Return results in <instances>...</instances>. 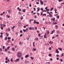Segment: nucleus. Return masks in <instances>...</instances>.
Here are the masks:
<instances>
[{
    "label": "nucleus",
    "instance_id": "72a5a7b5",
    "mask_svg": "<svg viewBox=\"0 0 64 64\" xmlns=\"http://www.w3.org/2000/svg\"><path fill=\"white\" fill-rule=\"evenodd\" d=\"M56 56L57 57H60V56L59 55H58V54H57L56 55Z\"/></svg>",
    "mask_w": 64,
    "mask_h": 64
},
{
    "label": "nucleus",
    "instance_id": "4c0bfd02",
    "mask_svg": "<svg viewBox=\"0 0 64 64\" xmlns=\"http://www.w3.org/2000/svg\"><path fill=\"white\" fill-rule=\"evenodd\" d=\"M8 57H7L6 58V60H8Z\"/></svg>",
    "mask_w": 64,
    "mask_h": 64
},
{
    "label": "nucleus",
    "instance_id": "f03ea898",
    "mask_svg": "<svg viewBox=\"0 0 64 64\" xmlns=\"http://www.w3.org/2000/svg\"><path fill=\"white\" fill-rule=\"evenodd\" d=\"M29 29L30 30H35V29L34 28V27H32V28L31 27H29Z\"/></svg>",
    "mask_w": 64,
    "mask_h": 64
},
{
    "label": "nucleus",
    "instance_id": "aec40b11",
    "mask_svg": "<svg viewBox=\"0 0 64 64\" xmlns=\"http://www.w3.org/2000/svg\"><path fill=\"white\" fill-rule=\"evenodd\" d=\"M58 8H59V9H60V8H62V7H61V6H60V7H58V6H57Z\"/></svg>",
    "mask_w": 64,
    "mask_h": 64
},
{
    "label": "nucleus",
    "instance_id": "a878e982",
    "mask_svg": "<svg viewBox=\"0 0 64 64\" xmlns=\"http://www.w3.org/2000/svg\"><path fill=\"white\" fill-rule=\"evenodd\" d=\"M44 15L45 16H46V14H44L42 15V16H44Z\"/></svg>",
    "mask_w": 64,
    "mask_h": 64
},
{
    "label": "nucleus",
    "instance_id": "09e8293b",
    "mask_svg": "<svg viewBox=\"0 0 64 64\" xmlns=\"http://www.w3.org/2000/svg\"><path fill=\"white\" fill-rule=\"evenodd\" d=\"M0 16H2V15H3V13H2V14H0Z\"/></svg>",
    "mask_w": 64,
    "mask_h": 64
},
{
    "label": "nucleus",
    "instance_id": "39448f33",
    "mask_svg": "<svg viewBox=\"0 0 64 64\" xmlns=\"http://www.w3.org/2000/svg\"><path fill=\"white\" fill-rule=\"evenodd\" d=\"M58 50V49H57L56 50V53H59V52Z\"/></svg>",
    "mask_w": 64,
    "mask_h": 64
},
{
    "label": "nucleus",
    "instance_id": "8fccbe9b",
    "mask_svg": "<svg viewBox=\"0 0 64 64\" xmlns=\"http://www.w3.org/2000/svg\"><path fill=\"white\" fill-rule=\"evenodd\" d=\"M1 29L2 30H3V27H1Z\"/></svg>",
    "mask_w": 64,
    "mask_h": 64
},
{
    "label": "nucleus",
    "instance_id": "0e129e2a",
    "mask_svg": "<svg viewBox=\"0 0 64 64\" xmlns=\"http://www.w3.org/2000/svg\"><path fill=\"white\" fill-rule=\"evenodd\" d=\"M56 59L58 60L59 59V58H56Z\"/></svg>",
    "mask_w": 64,
    "mask_h": 64
},
{
    "label": "nucleus",
    "instance_id": "603ef678",
    "mask_svg": "<svg viewBox=\"0 0 64 64\" xmlns=\"http://www.w3.org/2000/svg\"><path fill=\"white\" fill-rule=\"evenodd\" d=\"M37 14L38 15V16H39V13H37Z\"/></svg>",
    "mask_w": 64,
    "mask_h": 64
},
{
    "label": "nucleus",
    "instance_id": "1a4fd4ad",
    "mask_svg": "<svg viewBox=\"0 0 64 64\" xmlns=\"http://www.w3.org/2000/svg\"><path fill=\"white\" fill-rule=\"evenodd\" d=\"M29 57V55L28 54H26L25 56V58H28Z\"/></svg>",
    "mask_w": 64,
    "mask_h": 64
},
{
    "label": "nucleus",
    "instance_id": "7c9ffc66",
    "mask_svg": "<svg viewBox=\"0 0 64 64\" xmlns=\"http://www.w3.org/2000/svg\"><path fill=\"white\" fill-rule=\"evenodd\" d=\"M23 31L24 32H26V30H24V29H23Z\"/></svg>",
    "mask_w": 64,
    "mask_h": 64
},
{
    "label": "nucleus",
    "instance_id": "680f3d73",
    "mask_svg": "<svg viewBox=\"0 0 64 64\" xmlns=\"http://www.w3.org/2000/svg\"><path fill=\"white\" fill-rule=\"evenodd\" d=\"M30 58H31V59H34V58H32V57H31Z\"/></svg>",
    "mask_w": 64,
    "mask_h": 64
},
{
    "label": "nucleus",
    "instance_id": "37998d69",
    "mask_svg": "<svg viewBox=\"0 0 64 64\" xmlns=\"http://www.w3.org/2000/svg\"><path fill=\"white\" fill-rule=\"evenodd\" d=\"M51 49H52V48H51V47H50L49 48V49L50 50H51Z\"/></svg>",
    "mask_w": 64,
    "mask_h": 64
},
{
    "label": "nucleus",
    "instance_id": "4468645a",
    "mask_svg": "<svg viewBox=\"0 0 64 64\" xmlns=\"http://www.w3.org/2000/svg\"><path fill=\"white\" fill-rule=\"evenodd\" d=\"M2 26L3 27H6V25H5L4 24Z\"/></svg>",
    "mask_w": 64,
    "mask_h": 64
},
{
    "label": "nucleus",
    "instance_id": "cd10ccee",
    "mask_svg": "<svg viewBox=\"0 0 64 64\" xmlns=\"http://www.w3.org/2000/svg\"><path fill=\"white\" fill-rule=\"evenodd\" d=\"M57 19H59V16H57Z\"/></svg>",
    "mask_w": 64,
    "mask_h": 64
},
{
    "label": "nucleus",
    "instance_id": "e2e57ef3",
    "mask_svg": "<svg viewBox=\"0 0 64 64\" xmlns=\"http://www.w3.org/2000/svg\"><path fill=\"white\" fill-rule=\"evenodd\" d=\"M2 35H1L0 36V38H2Z\"/></svg>",
    "mask_w": 64,
    "mask_h": 64
},
{
    "label": "nucleus",
    "instance_id": "f704fd0d",
    "mask_svg": "<svg viewBox=\"0 0 64 64\" xmlns=\"http://www.w3.org/2000/svg\"><path fill=\"white\" fill-rule=\"evenodd\" d=\"M50 62H48L46 63V64H50Z\"/></svg>",
    "mask_w": 64,
    "mask_h": 64
},
{
    "label": "nucleus",
    "instance_id": "0eeeda50",
    "mask_svg": "<svg viewBox=\"0 0 64 64\" xmlns=\"http://www.w3.org/2000/svg\"><path fill=\"white\" fill-rule=\"evenodd\" d=\"M46 36H47V34L46 33H45V35H44V38H47V37Z\"/></svg>",
    "mask_w": 64,
    "mask_h": 64
},
{
    "label": "nucleus",
    "instance_id": "e433bc0d",
    "mask_svg": "<svg viewBox=\"0 0 64 64\" xmlns=\"http://www.w3.org/2000/svg\"><path fill=\"white\" fill-rule=\"evenodd\" d=\"M8 34L7 32H6V35H7V37H8V34Z\"/></svg>",
    "mask_w": 64,
    "mask_h": 64
},
{
    "label": "nucleus",
    "instance_id": "864d4df0",
    "mask_svg": "<svg viewBox=\"0 0 64 64\" xmlns=\"http://www.w3.org/2000/svg\"><path fill=\"white\" fill-rule=\"evenodd\" d=\"M55 19V18H54V19L52 20L53 21H54Z\"/></svg>",
    "mask_w": 64,
    "mask_h": 64
},
{
    "label": "nucleus",
    "instance_id": "3c124183",
    "mask_svg": "<svg viewBox=\"0 0 64 64\" xmlns=\"http://www.w3.org/2000/svg\"><path fill=\"white\" fill-rule=\"evenodd\" d=\"M60 61H61V62H63V60L62 59H61L60 60Z\"/></svg>",
    "mask_w": 64,
    "mask_h": 64
},
{
    "label": "nucleus",
    "instance_id": "a18cd8bd",
    "mask_svg": "<svg viewBox=\"0 0 64 64\" xmlns=\"http://www.w3.org/2000/svg\"><path fill=\"white\" fill-rule=\"evenodd\" d=\"M10 1V0H6V1L7 2H9Z\"/></svg>",
    "mask_w": 64,
    "mask_h": 64
},
{
    "label": "nucleus",
    "instance_id": "6e6552de",
    "mask_svg": "<svg viewBox=\"0 0 64 64\" xmlns=\"http://www.w3.org/2000/svg\"><path fill=\"white\" fill-rule=\"evenodd\" d=\"M40 3L41 5H43V2L41 0H40Z\"/></svg>",
    "mask_w": 64,
    "mask_h": 64
},
{
    "label": "nucleus",
    "instance_id": "b1692460",
    "mask_svg": "<svg viewBox=\"0 0 64 64\" xmlns=\"http://www.w3.org/2000/svg\"><path fill=\"white\" fill-rule=\"evenodd\" d=\"M40 35H41V34H39L38 35V36H39V37H41V36H40Z\"/></svg>",
    "mask_w": 64,
    "mask_h": 64
},
{
    "label": "nucleus",
    "instance_id": "20e7f679",
    "mask_svg": "<svg viewBox=\"0 0 64 64\" xmlns=\"http://www.w3.org/2000/svg\"><path fill=\"white\" fill-rule=\"evenodd\" d=\"M35 23L37 24H39V22H36V20H34V24H35Z\"/></svg>",
    "mask_w": 64,
    "mask_h": 64
},
{
    "label": "nucleus",
    "instance_id": "412c9836",
    "mask_svg": "<svg viewBox=\"0 0 64 64\" xmlns=\"http://www.w3.org/2000/svg\"><path fill=\"white\" fill-rule=\"evenodd\" d=\"M54 9V8H51L50 9V11H52V10H53Z\"/></svg>",
    "mask_w": 64,
    "mask_h": 64
},
{
    "label": "nucleus",
    "instance_id": "ea45409f",
    "mask_svg": "<svg viewBox=\"0 0 64 64\" xmlns=\"http://www.w3.org/2000/svg\"><path fill=\"white\" fill-rule=\"evenodd\" d=\"M34 11H36V9L35 8H34Z\"/></svg>",
    "mask_w": 64,
    "mask_h": 64
},
{
    "label": "nucleus",
    "instance_id": "393cba45",
    "mask_svg": "<svg viewBox=\"0 0 64 64\" xmlns=\"http://www.w3.org/2000/svg\"><path fill=\"white\" fill-rule=\"evenodd\" d=\"M36 40H37L38 41V38H36Z\"/></svg>",
    "mask_w": 64,
    "mask_h": 64
},
{
    "label": "nucleus",
    "instance_id": "5701e85b",
    "mask_svg": "<svg viewBox=\"0 0 64 64\" xmlns=\"http://www.w3.org/2000/svg\"><path fill=\"white\" fill-rule=\"evenodd\" d=\"M10 42H11V40H8V43H9Z\"/></svg>",
    "mask_w": 64,
    "mask_h": 64
},
{
    "label": "nucleus",
    "instance_id": "473e14b6",
    "mask_svg": "<svg viewBox=\"0 0 64 64\" xmlns=\"http://www.w3.org/2000/svg\"><path fill=\"white\" fill-rule=\"evenodd\" d=\"M8 40H10V39H11V38H9V37H8Z\"/></svg>",
    "mask_w": 64,
    "mask_h": 64
},
{
    "label": "nucleus",
    "instance_id": "a211bd4d",
    "mask_svg": "<svg viewBox=\"0 0 64 64\" xmlns=\"http://www.w3.org/2000/svg\"><path fill=\"white\" fill-rule=\"evenodd\" d=\"M14 28H15V26H14L13 27H12V30H13V29H14Z\"/></svg>",
    "mask_w": 64,
    "mask_h": 64
},
{
    "label": "nucleus",
    "instance_id": "49530a36",
    "mask_svg": "<svg viewBox=\"0 0 64 64\" xmlns=\"http://www.w3.org/2000/svg\"><path fill=\"white\" fill-rule=\"evenodd\" d=\"M23 10L24 12H25V10H26L24 9V10Z\"/></svg>",
    "mask_w": 64,
    "mask_h": 64
},
{
    "label": "nucleus",
    "instance_id": "a19ab883",
    "mask_svg": "<svg viewBox=\"0 0 64 64\" xmlns=\"http://www.w3.org/2000/svg\"><path fill=\"white\" fill-rule=\"evenodd\" d=\"M10 61L11 62H12L13 61V60H12V58H11V59L10 60Z\"/></svg>",
    "mask_w": 64,
    "mask_h": 64
},
{
    "label": "nucleus",
    "instance_id": "f8f14e48",
    "mask_svg": "<svg viewBox=\"0 0 64 64\" xmlns=\"http://www.w3.org/2000/svg\"><path fill=\"white\" fill-rule=\"evenodd\" d=\"M11 10H8V13H11Z\"/></svg>",
    "mask_w": 64,
    "mask_h": 64
},
{
    "label": "nucleus",
    "instance_id": "6ab92c4d",
    "mask_svg": "<svg viewBox=\"0 0 64 64\" xmlns=\"http://www.w3.org/2000/svg\"><path fill=\"white\" fill-rule=\"evenodd\" d=\"M9 48H10V46H8L7 48V49L8 50H9Z\"/></svg>",
    "mask_w": 64,
    "mask_h": 64
},
{
    "label": "nucleus",
    "instance_id": "bb28decb",
    "mask_svg": "<svg viewBox=\"0 0 64 64\" xmlns=\"http://www.w3.org/2000/svg\"><path fill=\"white\" fill-rule=\"evenodd\" d=\"M59 2H61V1H63V0H58Z\"/></svg>",
    "mask_w": 64,
    "mask_h": 64
},
{
    "label": "nucleus",
    "instance_id": "58836bf2",
    "mask_svg": "<svg viewBox=\"0 0 64 64\" xmlns=\"http://www.w3.org/2000/svg\"><path fill=\"white\" fill-rule=\"evenodd\" d=\"M57 32V34H59V31H58Z\"/></svg>",
    "mask_w": 64,
    "mask_h": 64
},
{
    "label": "nucleus",
    "instance_id": "69168bd1",
    "mask_svg": "<svg viewBox=\"0 0 64 64\" xmlns=\"http://www.w3.org/2000/svg\"><path fill=\"white\" fill-rule=\"evenodd\" d=\"M52 15H50V16H49V17H52Z\"/></svg>",
    "mask_w": 64,
    "mask_h": 64
},
{
    "label": "nucleus",
    "instance_id": "5fc2aeb1",
    "mask_svg": "<svg viewBox=\"0 0 64 64\" xmlns=\"http://www.w3.org/2000/svg\"><path fill=\"white\" fill-rule=\"evenodd\" d=\"M4 48H5V46H3L2 49H4Z\"/></svg>",
    "mask_w": 64,
    "mask_h": 64
},
{
    "label": "nucleus",
    "instance_id": "423d86ee",
    "mask_svg": "<svg viewBox=\"0 0 64 64\" xmlns=\"http://www.w3.org/2000/svg\"><path fill=\"white\" fill-rule=\"evenodd\" d=\"M11 50L13 51H14L15 50V48H12Z\"/></svg>",
    "mask_w": 64,
    "mask_h": 64
},
{
    "label": "nucleus",
    "instance_id": "2f4dec72",
    "mask_svg": "<svg viewBox=\"0 0 64 64\" xmlns=\"http://www.w3.org/2000/svg\"><path fill=\"white\" fill-rule=\"evenodd\" d=\"M8 62H7V61H6L5 62V63H8Z\"/></svg>",
    "mask_w": 64,
    "mask_h": 64
},
{
    "label": "nucleus",
    "instance_id": "13d9d810",
    "mask_svg": "<svg viewBox=\"0 0 64 64\" xmlns=\"http://www.w3.org/2000/svg\"><path fill=\"white\" fill-rule=\"evenodd\" d=\"M5 51H8V50H7V49H5Z\"/></svg>",
    "mask_w": 64,
    "mask_h": 64
},
{
    "label": "nucleus",
    "instance_id": "7ed1b4c3",
    "mask_svg": "<svg viewBox=\"0 0 64 64\" xmlns=\"http://www.w3.org/2000/svg\"><path fill=\"white\" fill-rule=\"evenodd\" d=\"M20 59L19 58H18L16 59V60H14V62H18V61H19V60Z\"/></svg>",
    "mask_w": 64,
    "mask_h": 64
},
{
    "label": "nucleus",
    "instance_id": "9b49d317",
    "mask_svg": "<svg viewBox=\"0 0 64 64\" xmlns=\"http://www.w3.org/2000/svg\"><path fill=\"white\" fill-rule=\"evenodd\" d=\"M17 9L19 11H21V9H19V8H17Z\"/></svg>",
    "mask_w": 64,
    "mask_h": 64
},
{
    "label": "nucleus",
    "instance_id": "79ce46f5",
    "mask_svg": "<svg viewBox=\"0 0 64 64\" xmlns=\"http://www.w3.org/2000/svg\"><path fill=\"white\" fill-rule=\"evenodd\" d=\"M40 9H38L37 10V11L38 12L39 11H40Z\"/></svg>",
    "mask_w": 64,
    "mask_h": 64
},
{
    "label": "nucleus",
    "instance_id": "9d476101",
    "mask_svg": "<svg viewBox=\"0 0 64 64\" xmlns=\"http://www.w3.org/2000/svg\"><path fill=\"white\" fill-rule=\"evenodd\" d=\"M54 32H55V30H54L53 31H52V33H51V34H53V33H54Z\"/></svg>",
    "mask_w": 64,
    "mask_h": 64
},
{
    "label": "nucleus",
    "instance_id": "4d7b16f0",
    "mask_svg": "<svg viewBox=\"0 0 64 64\" xmlns=\"http://www.w3.org/2000/svg\"><path fill=\"white\" fill-rule=\"evenodd\" d=\"M19 14H20V15L21 14V13L20 12H18Z\"/></svg>",
    "mask_w": 64,
    "mask_h": 64
},
{
    "label": "nucleus",
    "instance_id": "774afa93",
    "mask_svg": "<svg viewBox=\"0 0 64 64\" xmlns=\"http://www.w3.org/2000/svg\"><path fill=\"white\" fill-rule=\"evenodd\" d=\"M45 23H46V24H48V22H45Z\"/></svg>",
    "mask_w": 64,
    "mask_h": 64
},
{
    "label": "nucleus",
    "instance_id": "f257e3e1",
    "mask_svg": "<svg viewBox=\"0 0 64 64\" xmlns=\"http://www.w3.org/2000/svg\"><path fill=\"white\" fill-rule=\"evenodd\" d=\"M22 55V54H21V53L20 52H18V53H17V56L18 57V58H20L21 57V56Z\"/></svg>",
    "mask_w": 64,
    "mask_h": 64
},
{
    "label": "nucleus",
    "instance_id": "c85d7f7f",
    "mask_svg": "<svg viewBox=\"0 0 64 64\" xmlns=\"http://www.w3.org/2000/svg\"><path fill=\"white\" fill-rule=\"evenodd\" d=\"M20 33H23V32H22V30L20 31Z\"/></svg>",
    "mask_w": 64,
    "mask_h": 64
},
{
    "label": "nucleus",
    "instance_id": "6e6d98bb",
    "mask_svg": "<svg viewBox=\"0 0 64 64\" xmlns=\"http://www.w3.org/2000/svg\"><path fill=\"white\" fill-rule=\"evenodd\" d=\"M64 54H62V56H61V57H62L63 56H64Z\"/></svg>",
    "mask_w": 64,
    "mask_h": 64
},
{
    "label": "nucleus",
    "instance_id": "f3484780",
    "mask_svg": "<svg viewBox=\"0 0 64 64\" xmlns=\"http://www.w3.org/2000/svg\"><path fill=\"white\" fill-rule=\"evenodd\" d=\"M23 19V16H22L20 18V20H22Z\"/></svg>",
    "mask_w": 64,
    "mask_h": 64
},
{
    "label": "nucleus",
    "instance_id": "052dcab7",
    "mask_svg": "<svg viewBox=\"0 0 64 64\" xmlns=\"http://www.w3.org/2000/svg\"><path fill=\"white\" fill-rule=\"evenodd\" d=\"M7 37H6L5 38V40H7Z\"/></svg>",
    "mask_w": 64,
    "mask_h": 64
},
{
    "label": "nucleus",
    "instance_id": "c9c22d12",
    "mask_svg": "<svg viewBox=\"0 0 64 64\" xmlns=\"http://www.w3.org/2000/svg\"><path fill=\"white\" fill-rule=\"evenodd\" d=\"M48 56H51V54H48Z\"/></svg>",
    "mask_w": 64,
    "mask_h": 64
},
{
    "label": "nucleus",
    "instance_id": "de8ad7c7",
    "mask_svg": "<svg viewBox=\"0 0 64 64\" xmlns=\"http://www.w3.org/2000/svg\"><path fill=\"white\" fill-rule=\"evenodd\" d=\"M22 36H23V35H22V34H21V35H20V37H22Z\"/></svg>",
    "mask_w": 64,
    "mask_h": 64
},
{
    "label": "nucleus",
    "instance_id": "2eb2a0df",
    "mask_svg": "<svg viewBox=\"0 0 64 64\" xmlns=\"http://www.w3.org/2000/svg\"><path fill=\"white\" fill-rule=\"evenodd\" d=\"M36 48H34V49H33V51H36Z\"/></svg>",
    "mask_w": 64,
    "mask_h": 64
},
{
    "label": "nucleus",
    "instance_id": "ddd939ff",
    "mask_svg": "<svg viewBox=\"0 0 64 64\" xmlns=\"http://www.w3.org/2000/svg\"><path fill=\"white\" fill-rule=\"evenodd\" d=\"M7 30H8V31H10V28H8L6 29V30L7 31Z\"/></svg>",
    "mask_w": 64,
    "mask_h": 64
},
{
    "label": "nucleus",
    "instance_id": "c03bdc74",
    "mask_svg": "<svg viewBox=\"0 0 64 64\" xmlns=\"http://www.w3.org/2000/svg\"><path fill=\"white\" fill-rule=\"evenodd\" d=\"M42 14H43V12L41 13L40 15V16H42Z\"/></svg>",
    "mask_w": 64,
    "mask_h": 64
},
{
    "label": "nucleus",
    "instance_id": "bf43d9fd",
    "mask_svg": "<svg viewBox=\"0 0 64 64\" xmlns=\"http://www.w3.org/2000/svg\"><path fill=\"white\" fill-rule=\"evenodd\" d=\"M53 24H57V22H55Z\"/></svg>",
    "mask_w": 64,
    "mask_h": 64
},
{
    "label": "nucleus",
    "instance_id": "c756f323",
    "mask_svg": "<svg viewBox=\"0 0 64 64\" xmlns=\"http://www.w3.org/2000/svg\"><path fill=\"white\" fill-rule=\"evenodd\" d=\"M6 17H8V18H10V16H8V15H6Z\"/></svg>",
    "mask_w": 64,
    "mask_h": 64
},
{
    "label": "nucleus",
    "instance_id": "338daca9",
    "mask_svg": "<svg viewBox=\"0 0 64 64\" xmlns=\"http://www.w3.org/2000/svg\"><path fill=\"white\" fill-rule=\"evenodd\" d=\"M36 4H39V2H37L36 3Z\"/></svg>",
    "mask_w": 64,
    "mask_h": 64
},
{
    "label": "nucleus",
    "instance_id": "4be33fe9",
    "mask_svg": "<svg viewBox=\"0 0 64 64\" xmlns=\"http://www.w3.org/2000/svg\"><path fill=\"white\" fill-rule=\"evenodd\" d=\"M58 49H59V50H61V51H62V48H58Z\"/></svg>",
    "mask_w": 64,
    "mask_h": 64
},
{
    "label": "nucleus",
    "instance_id": "dca6fc26",
    "mask_svg": "<svg viewBox=\"0 0 64 64\" xmlns=\"http://www.w3.org/2000/svg\"><path fill=\"white\" fill-rule=\"evenodd\" d=\"M33 20V19H31L29 21V22H31V21H32Z\"/></svg>",
    "mask_w": 64,
    "mask_h": 64
}]
</instances>
